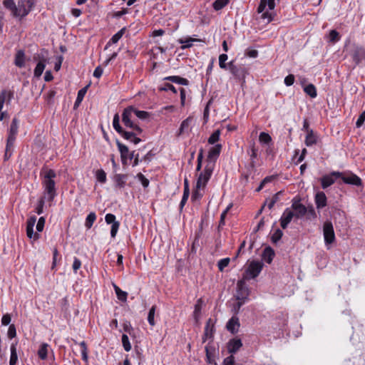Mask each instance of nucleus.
Segmentation results:
<instances>
[{"label": "nucleus", "instance_id": "obj_1", "mask_svg": "<svg viewBox=\"0 0 365 365\" xmlns=\"http://www.w3.org/2000/svg\"><path fill=\"white\" fill-rule=\"evenodd\" d=\"M41 175L43 177L42 185L44 188V194L47 195L49 201H53L56 195V182L54 181L56 173L52 169L43 168Z\"/></svg>", "mask_w": 365, "mask_h": 365}, {"label": "nucleus", "instance_id": "obj_2", "mask_svg": "<svg viewBox=\"0 0 365 365\" xmlns=\"http://www.w3.org/2000/svg\"><path fill=\"white\" fill-rule=\"evenodd\" d=\"M267 6L269 10H273L275 7L274 0H260L259 5L257 8V13L261 14L259 19L262 20L265 24H269L273 19L270 13L264 11ZM257 19H258V18Z\"/></svg>", "mask_w": 365, "mask_h": 365}, {"label": "nucleus", "instance_id": "obj_3", "mask_svg": "<svg viewBox=\"0 0 365 365\" xmlns=\"http://www.w3.org/2000/svg\"><path fill=\"white\" fill-rule=\"evenodd\" d=\"M263 265L264 264L262 262L255 260L252 261L243 274L242 278L244 279L249 280L257 277L261 272Z\"/></svg>", "mask_w": 365, "mask_h": 365}, {"label": "nucleus", "instance_id": "obj_4", "mask_svg": "<svg viewBox=\"0 0 365 365\" xmlns=\"http://www.w3.org/2000/svg\"><path fill=\"white\" fill-rule=\"evenodd\" d=\"M133 110L134 108L132 106L125 108L122 114V121L125 126L132 128L133 130L137 131L138 133H141L143 130L131 120Z\"/></svg>", "mask_w": 365, "mask_h": 365}, {"label": "nucleus", "instance_id": "obj_5", "mask_svg": "<svg viewBox=\"0 0 365 365\" xmlns=\"http://www.w3.org/2000/svg\"><path fill=\"white\" fill-rule=\"evenodd\" d=\"M47 55L48 52L46 50H42L41 53L34 56V60H38V63H37L35 69H34V76L37 78L40 77L43 72V70L46 66V63L47 61Z\"/></svg>", "mask_w": 365, "mask_h": 365}, {"label": "nucleus", "instance_id": "obj_6", "mask_svg": "<svg viewBox=\"0 0 365 365\" xmlns=\"http://www.w3.org/2000/svg\"><path fill=\"white\" fill-rule=\"evenodd\" d=\"M229 70L230 73L239 81H242V83H245V77L247 74V69L243 66H236L234 64L233 61H230L228 63Z\"/></svg>", "mask_w": 365, "mask_h": 365}, {"label": "nucleus", "instance_id": "obj_7", "mask_svg": "<svg viewBox=\"0 0 365 365\" xmlns=\"http://www.w3.org/2000/svg\"><path fill=\"white\" fill-rule=\"evenodd\" d=\"M323 235L326 245H330L335 241V234L331 222L326 221L324 223Z\"/></svg>", "mask_w": 365, "mask_h": 365}, {"label": "nucleus", "instance_id": "obj_8", "mask_svg": "<svg viewBox=\"0 0 365 365\" xmlns=\"http://www.w3.org/2000/svg\"><path fill=\"white\" fill-rule=\"evenodd\" d=\"M246 279L243 278L237 283L236 299H247L250 295V289L246 284Z\"/></svg>", "mask_w": 365, "mask_h": 365}, {"label": "nucleus", "instance_id": "obj_9", "mask_svg": "<svg viewBox=\"0 0 365 365\" xmlns=\"http://www.w3.org/2000/svg\"><path fill=\"white\" fill-rule=\"evenodd\" d=\"M34 4L35 0H19L18 14L19 15V17H24L27 16L29 13L31 11Z\"/></svg>", "mask_w": 365, "mask_h": 365}, {"label": "nucleus", "instance_id": "obj_10", "mask_svg": "<svg viewBox=\"0 0 365 365\" xmlns=\"http://www.w3.org/2000/svg\"><path fill=\"white\" fill-rule=\"evenodd\" d=\"M340 176H342V173L338 171H333L329 175H324L321 178L322 188L326 189L333 185L337 178H340Z\"/></svg>", "mask_w": 365, "mask_h": 365}, {"label": "nucleus", "instance_id": "obj_11", "mask_svg": "<svg viewBox=\"0 0 365 365\" xmlns=\"http://www.w3.org/2000/svg\"><path fill=\"white\" fill-rule=\"evenodd\" d=\"M340 178H341L343 182L346 184L356 186L362 185V180L361 178L352 173H342V176H340Z\"/></svg>", "mask_w": 365, "mask_h": 365}, {"label": "nucleus", "instance_id": "obj_12", "mask_svg": "<svg viewBox=\"0 0 365 365\" xmlns=\"http://www.w3.org/2000/svg\"><path fill=\"white\" fill-rule=\"evenodd\" d=\"M36 222V216H31L26 222V235L29 239H34L37 240L40 237V235L38 232H34V227Z\"/></svg>", "mask_w": 365, "mask_h": 365}, {"label": "nucleus", "instance_id": "obj_13", "mask_svg": "<svg viewBox=\"0 0 365 365\" xmlns=\"http://www.w3.org/2000/svg\"><path fill=\"white\" fill-rule=\"evenodd\" d=\"M292 208L295 211L294 216L301 218L307 212V208L300 203V199L294 197L292 200Z\"/></svg>", "mask_w": 365, "mask_h": 365}, {"label": "nucleus", "instance_id": "obj_14", "mask_svg": "<svg viewBox=\"0 0 365 365\" xmlns=\"http://www.w3.org/2000/svg\"><path fill=\"white\" fill-rule=\"evenodd\" d=\"M221 150V144H217L212 147L208 152L207 163H211L212 167H215V163L220 154Z\"/></svg>", "mask_w": 365, "mask_h": 365}, {"label": "nucleus", "instance_id": "obj_15", "mask_svg": "<svg viewBox=\"0 0 365 365\" xmlns=\"http://www.w3.org/2000/svg\"><path fill=\"white\" fill-rule=\"evenodd\" d=\"M215 322L211 319H208L205 327V331L202 336V342H205L208 339H212L215 332Z\"/></svg>", "mask_w": 365, "mask_h": 365}, {"label": "nucleus", "instance_id": "obj_16", "mask_svg": "<svg viewBox=\"0 0 365 365\" xmlns=\"http://www.w3.org/2000/svg\"><path fill=\"white\" fill-rule=\"evenodd\" d=\"M351 56L354 61L359 64L361 60L365 59V48L356 46Z\"/></svg>", "mask_w": 365, "mask_h": 365}, {"label": "nucleus", "instance_id": "obj_17", "mask_svg": "<svg viewBox=\"0 0 365 365\" xmlns=\"http://www.w3.org/2000/svg\"><path fill=\"white\" fill-rule=\"evenodd\" d=\"M242 346V342L240 339L234 338L227 343V350L230 354H235Z\"/></svg>", "mask_w": 365, "mask_h": 365}, {"label": "nucleus", "instance_id": "obj_18", "mask_svg": "<svg viewBox=\"0 0 365 365\" xmlns=\"http://www.w3.org/2000/svg\"><path fill=\"white\" fill-rule=\"evenodd\" d=\"M294 216V213L292 211L288 208L286 209L280 219L281 227L283 229H286Z\"/></svg>", "mask_w": 365, "mask_h": 365}, {"label": "nucleus", "instance_id": "obj_19", "mask_svg": "<svg viewBox=\"0 0 365 365\" xmlns=\"http://www.w3.org/2000/svg\"><path fill=\"white\" fill-rule=\"evenodd\" d=\"M240 326L239 319L236 317H232L227 323L226 327L232 334H235L238 331Z\"/></svg>", "mask_w": 365, "mask_h": 365}, {"label": "nucleus", "instance_id": "obj_20", "mask_svg": "<svg viewBox=\"0 0 365 365\" xmlns=\"http://www.w3.org/2000/svg\"><path fill=\"white\" fill-rule=\"evenodd\" d=\"M13 97V91L7 90L1 91V92L0 93V111H1L5 101H6L8 103H10Z\"/></svg>", "mask_w": 365, "mask_h": 365}, {"label": "nucleus", "instance_id": "obj_21", "mask_svg": "<svg viewBox=\"0 0 365 365\" xmlns=\"http://www.w3.org/2000/svg\"><path fill=\"white\" fill-rule=\"evenodd\" d=\"M4 6L11 11V14L15 17H19V6L16 5L14 0H4L3 1Z\"/></svg>", "mask_w": 365, "mask_h": 365}, {"label": "nucleus", "instance_id": "obj_22", "mask_svg": "<svg viewBox=\"0 0 365 365\" xmlns=\"http://www.w3.org/2000/svg\"><path fill=\"white\" fill-rule=\"evenodd\" d=\"M327 196L324 192H319L315 195V203L317 209L323 208L327 205Z\"/></svg>", "mask_w": 365, "mask_h": 365}, {"label": "nucleus", "instance_id": "obj_23", "mask_svg": "<svg viewBox=\"0 0 365 365\" xmlns=\"http://www.w3.org/2000/svg\"><path fill=\"white\" fill-rule=\"evenodd\" d=\"M139 133L137 131L135 132H128L123 130L120 135L126 140H130L134 144H138L141 141L140 138H138L136 135Z\"/></svg>", "mask_w": 365, "mask_h": 365}, {"label": "nucleus", "instance_id": "obj_24", "mask_svg": "<svg viewBox=\"0 0 365 365\" xmlns=\"http://www.w3.org/2000/svg\"><path fill=\"white\" fill-rule=\"evenodd\" d=\"M14 64L19 68H23L25 66V53L23 50H19L14 59Z\"/></svg>", "mask_w": 365, "mask_h": 365}, {"label": "nucleus", "instance_id": "obj_25", "mask_svg": "<svg viewBox=\"0 0 365 365\" xmlns=\"http://www.w3.org/2000/svg\"><path fill=\"white\" fill-rule=\"evenodd\" d=\"M214 167H212V165L211 163H207L205 170L202 173L200 174V177H202V180H204V182L207 184L209 179L210 178L212 173L213 172Z\"/></svg>", "mask_w": 365, "mask_h": 365}, {"label": "nucleus", "instance_id": "obj_26", "mask_svg": "<svg viewBox=\"0 0 365 365\" xmlns=\"http://www.w3.org/2000/svg\"><path fill=\"white\" fill-rule=\"evenodd\" d=\"M116 144L120 153L122 162L123 164H125L126 163V160L129 154L128 148L118 140L116 141Z\"/></svg>", "mask_w": 365, "mask_h": 365}, {"label": "nucleus", "instance_id": "obj_27", "mask_svg": "<svg viewBox=\"0 0 365 365\" xmlns=\"http://www.w3.org/2000/svg\"><path fill=\"white\" fill-rule=\"evenodd\" d=\"M274 257V252L272 248L267 247L264 250L262 253V259L267 263L270 264L272 262Z\"/></svg>", "mask_w": 365, "mask_h": 365}, {"label": "nucleus", "instance_id": "obj_28", "mask_svg": "<svg viewBox=\"0 0 365 365\" xmlns=\"http://www.w3.org/2000/svg\"><path fill=\"white\" fill-rule=\"evenodd\" d=\"M192 122V118L188 117L185 120H184L180 127L178 135H180L185 132H188L189 128L190 127L191 123Z\"/></svg>", "mask_w": 365, "mask_h": 365}, {"label": "nucleus", "instance_id": "obj_29", "mask_svg": "<svg viewBox=\"0 0 365 365\" xmlns=\"http://www.w3.org/2000/svg\"><path fill=\"white\" fill-rule=\"evenodd\" d=\"M190 195L189 184L187 178L184 180V192L180 202V208L182 209L186 203Z\"/></svg>", "mask_w": 365, "mask_h": 365}, {"label": "nucleus", "instance_id": "obj_30", "mask_svg": "<svg viewBox=\"0 0 365 365\" xmlns=\"http://www.w3.org/2000/svg\"><path fill=\"white\" fill-rule=\"evenodd\" d=\"M164 79L170 81L173 83L180 84V85L187 86L189 83V81L187 79L182 78L180 76H168V77H165Z\"/></svg>", "mask_w": 365, "mask_h": 365}, {"label": "nucleus", "instance_id": "obj_31", "mask_svg": "<svg viewBox=\"0 0 365 365\" xmlns=\"http://www.w3.org/2000/svg\"><path fill=\"white\" fill-rule=\"evenodd\" d=\"M127 180V175L123 174H117L114 177L115 183L120 188L124 187Z\"/></svg>", "mask_w": 365, "mask_h": 365}, {"label": "nucleus", "instance_id": "obj_32", "mask_svg": "<svg viewBox=\"0 0 365 365\" xmlns=\"http://www.w3.org/2000/svg\"><path fill=\"white\" fill-rule=\"evenodd\" d=\"M16 344L17 343H13L11 345V356L9 360V365H15L18 361V356L16 352Z\"/></svg>", "mask_w": 365, "mask_h": 365}, {"label": "nucleus", "instance_id": "obj_33", "mask_svg": "<svg viewBox=\"0 0 365 365\" xmlns=\"http://www.w3.org/2000/svg\"><path fill=\"white\" fill-rule=\"evenodd\" d=\"M317 143V136L314 134L312 130H308L307 135L305 139V144L307 146H311Z\"/></svg>", "mask_w": 365, "mask_h": 365}, {"label": "nucleus", "instance_id": "obj_34", "mask_svg": "<svg viewBox=\"0 0 365 365\" xmlns=\"http://www.w3.org/2000/svg\"><path fill=\"white\" fill-rule=\"evenodd\" d=\"M202 304V299H199L195 305V310L193 312V315H194V318H195L196 322H198L200 317Z\"/></svg>", "mask_w": 365, "mask_h": 365}, {"label": "nucleus", "instance_id": "obj_35", "mask_svg": "<svg viewBox=\"0 0 365 365\" xmlns=\"http://www.w3.org/2000/svg\"><path fill=\"white\" fill-rule=\"evenodd\" d=\"M48 344L43 343L42 344H41L40 348L38 351V355L41 359H42V360L46 359L47 354H48Z\"/></svg>", "mask_w": 365, "mask_h": 365}, {"label": "nucleus", "instance_id": "obj_36", "mask_svg": "<svg viewBox=\"0 0 365 365\" xmlns=\"http://www.w3.org/2000/svg\"><path fill=\"white\" fill-rule=\"evenodd\" d=\"M88 87V86H87L78 91L77 98H76V102L74 104V108H77L80 105V103L82 102V101L86 93Z\"/></svg>", "mask_w": 365, "mask_h": 365}, {"label": "nucleus", "instance_id": "obj_37", "mask_svg": "<svg viewBox=\"0 0 365 365\" xmlns=\"http://www.w3.org/2000/svg\"><path fill=\"white\" fill-rule=\"evenodd\" d=\"M113 287L117 295V297L119 300L122 302H125L127 300V292L121 290L117 285L113 284Z\"/></svg>", "mask_w": 365, "mask_h": 365}, {"label": "nucleus", "instance_id": "obj_38", "mask_svg": "<svg viewBox=\"0 0 365 365\" xmlns=\"http://www.w3.org/2000/svg\"><path fill=\"white\" fill-rule=\"evenodd\" d=\"M120 118H119V115L118 113L115 114L114 117H113V126L114 128V129L119 133L120 134L121 133H123V131L124 130L122 127L120 125Z\"/></svg>", "mask_w": 365, "mask_h": 365}, {"label": "nucleus", "instance_id": "obj_39", "mask_svg": "<svg viewBox=\"0 0 365 365\" xmlns=\"http://www.w3.org/2000/svg\"><path fill=\"white\" fill-rule=\"evenodd\" d=\"M96 219V215L95 212H90L88 215L87 216L86 219L85 226L87 229H90L92 226L93 222H95Z\"/></svg>", "mask_w": 365, "mask_h": 365}, {"label": "nucleus", "instance_id": "obj_40", "mask_svg": "<svg viewBox=\"0 0 365 365\" xmlns=\"http://www.w3.org/2000/svg\"><path fill=\"white\" fill-rule=\"evenodd\" d=\"M304 92L312 98H315L317 95L315 86L313 84H309L304 89Z\"/></svg>", "mask_w": 365, "mask_h": 365}, {"label": "nucleus", "instance_id": "obj_41", "mask_svg": "<svg viewBox=\"0 0 365 365\" xmlns=\"http://www.w3.org/2000/svg\"><path fill=\"white\" fill-rule=\"evenodd\" d=\"M200 41V40L197 39V38H188L185 40L180 39V40H179V42L180 43L183 44L182 46V48H190V46H192L193 42Z\"/></svg>", "mask_w": 365, "mask_h": 365}, {"label": "nucleus", "instance_id": "obj_42", "mask_svg": "<svg viewBox=\"0 0 365 365\" xmlns=\"http://www.w3.org/2000/svg\"><path fill=\"white\" fill-rule=\"evenodd\" d=\"M155 309H156V306L154 305L150 309L149 312H148V323L150 324V325L152 327L155 324V322L154 319Z\"/></svg>", "mask_w": 365, "mask_h": 365}, {"label": "nucleus", "instance_id": "obj_43", "mask_svg": "<svg viewBox=\"0 0 365 365\" xmlns=\"http://www.w3.org/2000/svg\"><path fill=\"white\" fill-rule=\"evenodd\" d=\"M228 2V0H215L213 3V8L215 10L219 11L225 7Z\"/></svg>", "mask_w": 365, "mask_h": 365}, {"label": "nucleus", "instance_id": "obj_44", "mask_svg": "<svg viewBox=\"0 0 365 365\" xmlns=\"http://www.w3.org/2000/svg\"><path fill=\"white\" fill-rule=\"evenodd\" d=\"M220 130H216L208 138V140H207L208 143L212 145V144L215 143L216 142H217L220 139Z\"/></svg>", "mask_w": 365, "mask_h": 365}, {"label": "nucleus", "instance_id": "obj_45", "mask_svg": "<svg viewBox=\"0 0 365 365\" xmlns=\"http://www.w3.org/2000/svg\"><path fill=\"white\" fill-rule=\"evenodd\" d=\"M19 122L16 118H14L12 120V123L10 127L9 134L15 135L17 134L18 128H19Z\"/></svg>", "mask_w": 365, "mask_h": 365}, {"label": "nucleus", "instance_id": "obj_46", "mask_svg": "<svg viewBox=\"0 0 365 365\" xmlns=\"http://www.w3.org/2000/svg\"><path fill=\"white\" fill-rule=\"evenodd\" d=\"M282 235H283V232L281 230H279V229L276 230L271 237L272 242L273 243L276 244L277 242H279L281 240Z\"/></svg>", "mask_w": 365, "mask_h": 365}, {"label": "nucleus", "instance_id": "obj_47", "mask_svg": "<svg viewBox=\"0 0 365 365\" xmlns=\"http://www.w3.org/2000/svg\"><path fill=\"white\" fill-rule=\"evenodd\" d=\"M122 344H123V346L124 349L126 351H130V349H131V344L130 343L128 336L126 334H125L122 335Z\"/></svg>", "mask_w": 365, "mask_h": 365}, {"label": "nucleus", "instance_id": "obj_48", "mask_svg": "<svg viewBox=\"0 0 365 365\" xmlns=\"http://www.w3.org/2000/svg\"><path fill=\"white\" fill-rule=\"evenodd\" d=\"M259 140L260 143L267 144L272 141V138L268 133L262 132L259 134Z\"/></svg>", "mask_w": 365, "mask_h": 365}, {"label": "nucleus", "instance_id": "obj_49", "mask_svg": "<svg viewBox=\"0 0 365 365\" xmlns=\"http://www.w3.org/2000/svg\"><path fill=\"white\" fill-rule=\"evenodd\" d=\"M125 31V29H120L115 34H114L110 40V42L113 43H116L123 36Z\"/></svg>", "mask_w": 365, "mask_h": 365}, {"label": "nucleus", "instance_id": "obj_50", "mask_svg": "<svg viewBox=\"0 0 365 365\" xmlns=\"http://www.w3.org/2000/svg\"><path fill=\"white\" fill-rule=\"evenodd\" d=\"M133 113L140 119L145 120L149 117V113L144 110H138L134 108Z\"/></svg>", "mask_w": 365, "mask_h": 365}, {"label": "nucleus", "instance_id": "obj_51", "mask_svg": "<svg viewBox=\"0 0 365 365\" xmlns=\"http://www.w3.org/2000/svg\"><path fill=\"white\" fill-rule=\"evenodd\" d=\"M96 178L100 182L104 183L106 181V174L105 171L103 170H97Z\"/></svg>", "mask_w": 365, "mask_h": 365}, {"label": "nucleus", "instance_id": "obj_52", "mask_svg": "<svg viewBox=\"0 0 365 365\" xmlns=\"http://www.w3.org/2000/svg\"><path fill=\"white\" fill-rule=\"evenodd\" d=\"M227 55L222 53L219 56V66L222 69L227 68V64L225 63V61L227 60Z\"/></svg>", "mask_w": 365, "mask_h": 365}, {"label": "nucleus", "instance_id": "obj_53", "mask_svg": "<svg viewBox=\"0 0 365 365\" xmlns=\"http://www.w3.org/2000/svg\"><path fill=\"white\" fill-rule=\"evenodd\" d=\"M329 41L332 43H335L339 39V34L336 30H331L329 32Z\"/></svg>", "mask_w": 365, "mask_h": 365}, {"label": "nucleus", "instance_id": "obj_54", "mask_svg": "<svg viewBox=\"0 0 365 365\" xmlns=\"http://www.w3.org/2000/svg\"><path fill=\"white\" fill-rule=\"evenodd\" d=\"M229 263L230 258H224L220 259L217 263L218 269L220 271H222L226 267L228 266Z\"/></svg>", "mask_w": 365, "mask_h": 365}, {"label": "nucleus", "instance_id": "obj_55", "mask_svg": "<svg viewBox=\"0 0 365 365\" xmlns=\"http://www.w3.org/2000/svg\"><path fill=\"white\" fill-rule=\"evenodd\" d=\"M232 204L229 205L227 206V207L221 214L219 226H222L225 225V219L226 215H227V212L230 210V209L232 207Z\"/></svg>", "mask_w": 365, "mask_h": 365}, {"label": "nucleus", "instance_id": "obj_56", "mask_svg": "<svg viewBox=\"0 0 365 365\" xmlns=\"http://www.w3.org/2000/svg\"><path fill=\"white\" fill-rule=\"evenodd\" d=\"M137 178L141 182L144 187H147L149 185V180L142 173H138Z\"/></svg>", "mask_w": 365, "mask_h": 365}, {"label": "nucleus", "instance_id": "obj_57", "mask_svg": "<svg viewBox=\"0 0 365 365\" xmlns=\"http://www.w3.org/2000/svg\"><path fill=\"white\" fill-rule=\"evenodd\" d=\"M45 218L43 217H41L38 220V222H37V225H36V230L37 232H42L43 230V227H44V225H45Z\"/></svg>", "mask_w": 365, "mask_h": 365}, {"label": "nucleus", "instance_id": "obj_58", "mask_svg": "<svg viewBox=\"0 0 365 365\" xmlns=\"http://www.w3.org/2000/svg\"><path fill=\"white\" fill-rule=\"evenodd\" d=\"M160 91H171L174 93H177L175 88L170 83H165L164 86L159 88Z\"/></svg>", "mask_w": 365, "mask_h": 365}, {"label": "nucleus", "instance_id": "obj_59", "mask_svg": "<svg viewBox=\"0 0 365 365\" xmlns=\"http://www.w3.org/2000/svg\"><path fill=\"white\" fill-rule=\"evenodd\" d=\"M16 335V327L14 324H11L9 327L8 330V337L10 339H13Z\"/></svg>", "mask_w": 365, "mask_h": 365}, {"label": "nucleus", "instance_id": "obj_60", "mask_svg": "<svg viewBox=\"0 0 365 365\" xmlns=\"http://www.w3.org/2000/svg\"><path fill=\"white\" fill-rule=\"evenodd\" d=\"M105 220L108 224H113L114 222H118L115 221V216L113 214L108 213L105 217Z\"/></svg>", "mask_w": 365, "mask_h": 365}, {"label": "nucleus", "instance_id": "obj_61", "mask_svg": "<svg viewBox=\"0 0 365 365\" xmlns=\"http://www.w3.org/2000/svg\"><path fill=\"white\" fill-rule=\"evenodd\" d=\"M119 225H120L119 222H114L111 225L110 235H111L112 237H115V235L117 234V232L118 230V228H119Z\"/></svg>", "mask_w": 365, "mask_h": 365}, {"label": "nucleus", "instance_id": "obj_62", "mask_svg": "<svg viewBox=\"0 0 365 365\" xmlns=\"http://www.w3.org/2000/svg\"><path fill=\"white\" fill-rule=\"evenodd\" d=\"M364 120H365V110L364 112H362V113L358 118V119L356 122V126L357 128H360L364 124Z\"/></svg>", "mask_w": 365, "mask_h": 365}, {"label": "nucleus", "instance_id": "obj_63", "mask_svg": "<svg viewBox=\"0 0 365 365\" xmlns=\"http://www.w3.org/2000/svg\"><path fill=\"white\" fill-rule=\"evenodd\" d=\"M43 205H44V200L43 198H41L38 200V205L36 208V212L38 215H41L43 212Z\"/></svg>", "mask_w": 365, "mask_h": 365}, {"label": "nucleus", "instance_id": "obj_64", "mask_svg": "<svg viewBox=\"0 0 365 365\" xmlns=\"http://www.w3.org/2000/svg\"><path fill=\"white\" fill-rule=\"evenodd\" d=\"M223 365H235V357L232 355H230L226 357L224 359Z\"/></svg>", "mask_w": 365, "mask_h": 365}]
</instances>
